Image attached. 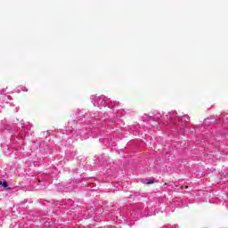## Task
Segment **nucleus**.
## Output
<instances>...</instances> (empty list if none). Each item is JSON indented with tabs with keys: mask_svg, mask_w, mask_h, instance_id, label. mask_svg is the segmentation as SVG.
Wrapping results in <instances>:
<instances>
[{
	"mask_svg": "<svg viewBox=\"0 0 228 228\" xmlns=\"http://www.w3.org/2000/svg\"><path fill=\"white\" fill-rule=\"evenodd\" d=\"M146 184H154V180H148Z\"/></svg>",
	"mask_w": 228,
	"mask_h": 228,
	"instance_id": "f03ea898",
	"label": "nucleus"
},
{
	"mask_svg": "<svg viewBox=\"0 0 228 228\" xmlns=\"http://www.w3.org/2000/svg\"><path fill=\"white\" fill-rule=\"evenodd\" d=\"M0 184L4 186V188H8V183H6V181H0Z\"/></svg>",
	"mask_w": 228,
	"mask_h": 228,
	"instance_id": "f257e3e1",
	"label": "nucleus"
}]
</instances>
